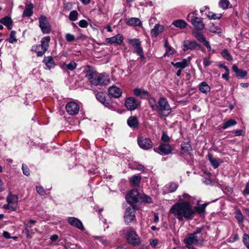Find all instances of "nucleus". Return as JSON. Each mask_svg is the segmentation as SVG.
<instances>
[{
  "mask_svg": "<svg viewBox=\"0 0 249 249\" xmlns=\"http://www.w3.org/2000/svg\"><path fill=\"white\" fill-rule=\"evenodd\" d=\"M170 212L179 221L183 218L192 219L195 214V210L190 202H177L172 206Z\"/></svg>",
  "mask_w": 249,
  "mask_h": 249,
  "instance_id": "obj_1",
  "label": "nucleus"
},
{
  "mask_svg": "<svg viewBox=\"0 0 249 249\" xmlns=\"http://www.w3.org/2000/svg\"><path fill=\"white\" fill-rule=\"evenodd\" d=\"M203 227L197 228L193 233H188L183 239L185 247L188 249H196L194 245H198L203 242L205 233Z\"/></svg>",
  "mask_w": 249,
  "mask_h": 249,
  "instance_id": "obj_2",
  "label": "nucleus"
},
{
  "mask_svg": "<svg viewBox=\"0 0 249 249\" xmlns=\"http://www.w3.org/2000/svg\"><path fill=\"white\" fill-rule=\"evenodd\" d=\"M156 110L162 116H167L171 112V107L164 97H160L158 101V106Z\"/></svg>",
  "mask_w": 249,
  "mask_h": 249,
  "instance_id": "obj_3",
  "label": "nucleus"
},
{
  "mask_svg": "<svg viewBox=\"0 0 249 249\" xmlns=\"http://www.w3.org/2000/svg\"><path fill=\"white\" fill-rule=\"evenodd\" d=\"M50 39L49 36L43 37L41 40V46L39 45L33 46L31 49L32 51L36 52L37 56H42L48 50Z\"/></svg>",
  "mask_w": 249,
  "mask_h": 249,
  "instance_id": "obj_4",
  "label": "nucleus"
},
{
  "mask_svg": "<svg viewBox=\"0 0 249 249\" xmlns=\"http://www.w3.org/2000/svg\"><path fill=\"white\" fill-rule=\"evenodd\" d=\"M127 242L133 246L140 244L141 240L136 232L132 229H125L124 231Z\"/></svg>",
  "mask_w": 249,
  "mask_h": 249,
  "instance_id": "obj_5",
  "label": "nucleus"
},
{
  "mask_svg": "<svg viewBox=\"0 0 249 249\" xmlns=\"http://www.w3.org/2000/svg\"><path fill=\"white\" fill-rule=\"evenodd\" d=\"M187 19L189 21H191L197 30L201 31L204 29L205 25L203 22L202 18L196 17L195 13H191L188 14Z\"/></svg>",
  "mask_w": 249,
  "mask_h": 249,
  "instance_id": "obj_6",
  "label": "nucleus"
},
{
  "mask_svg": "<svg viewBox=\"0 0 249 249\" xmlns=\"http://www.w3.org/2000/svg\"><path fill=\"white\" fill-rule=\"evenodd\" d=\"M6 200L7 204L3 205V208L6 210H10L12 211H16L18 203V196L13 195L10 192L7 197Z\"/></svg>",
  "mask_w": 249,
  "mask_h": 249,
  "instance_id": "obj_7",
  "label": "nucleus"
},
{
  "mask_svg": "<svg viewBox=\"0 0 249 249\" xmlns=\"http://www.w3.org/2000/svg\"><path fill=\"white\" fill-rule=\"evenodd\" d=\"M124 218L125 223L127 225L130 224L136 219L135 206L128 207L126 209Z\"/></svg>",
  "mask_w": 249,
  "mask_h": 249,
  "instance_id": "obj_8",
  "label": "nucleus"
},
{
  "mask_svg": "<svg viewBox=\"0 0 249 249\" xmlns=\"http://www.w3.org/2000/svg\"><path fill=\"white\" fill-rule=\"evenodd\" d=\"M125 199L127 203L133 205L139 201L141 196L138 191L137 189H133L126 195Z\"/></svg>",
  "mask_w": 249,
  "mask_h": 249,
  "instance_id": "obj_9",
  "label": "nucleus"
},
{
  "mask_svg": "<svg viewBox=\"0 0 249 249\" xmlns=\"http://www.w3.org/2000/svg\"><path fill=\"white\" fill-rule=\"evenodd\" d=\"M39 26L43 34H49L51 31V27L47 18L44 16H41L38 19Z\"/></svg>",
  "mask_w": 249,
  "mask_h": 249,
  "instance_id": "obj_10",
  "label": "nucleus"
},
{
  "mask_svg": "<svg viewBox=\"0 0 249 249\" xmlns=\"http://www.w3.org/2000/svg\"><path fill=\"white\" fill-rule=\"evenodd\" d=\"M110 82L108 75L106 73L97 74L94 81H92V84L95 86L106 85Z\"/></svg>",
  "mask_w": 249,
  "mask_h": 249,
  "instance_id": "obj_11",
  "label": "nucleus"
},
{
  "mask_svg": "<svg viewBox=\"0 0 249 249\" xmlns=\"http://www.w3.org/2000/svg\"><path fill=\"white\" fill-rule=\"evenodd\" d=\"M139 146L144 150H148L153 146V142L151 139L145 136H140L138 138Z\"/></svg>",
  "mask_w": 249,
  "mask_h": 249,
  "instance_id": "obj_12",
  "label": "nucleus"
},
{
  "mask_svg": "<svg viewBox=\"0 0 249 249\" xmlns=\"http://www.w3.org/2000/svg\"><path fill=\"white\" fill-rule=\"evenodd\" d=\"M141 102L133 97H130L126 99L125 106L126 108L130 111L136 109L140 106Z\"/></svg>",
  "mask_w": 249,
  "mask_h": 249,
  "instance_id": "obj_13",
  "label": "nucleus"
},
{
  "mask_svg": "<svg viewBox=\"0 0 249 249\" xmlns=\"http://www.w3.org/2000/svg\"><path fill=\"white\" fill-rule=\"evenodd\" d=\"M65 108L69 114L75 115L78 113L80 107L76 102L71 101L66 104Z\"/></svg>",
  "mask_w": 249,
  "mask_h": 249,
  "instance_id": "obj_14",
  "label": "nucleus"
},
{
  "mask_svg": "<svg viewBox=\"0 0 249 249\" xmlns=\"http://www.w3.org/2000/svg\"><path fill=\"white\" fill-rule=\"evenodd\" d=\"M200 45L195 41L185 40L183 41L182 49L184 52L188 50H199Z\"/></svg>",
  "mask_w": 249,
  "mask_h": 249,
  "instance_id": "obj_15",
  "label": "nucleus"
},
{
  "mask_svg": "<svg viewBox=\"0 0 249 249\" xmlns=\"http://www.w3.org/2000/svg\"><path fill=\"white\" fill-rule=\"evenodd\" d=\"M129 43L134 47L137 55H139L142 58H143L144 57L143 50L142 48L140 40L137 38L130 39Z\"/></svg>",
  "mask_w": 249,
  "mask_h": 249,
  "instance_id": "obj_16",
  "label": "nucleus"
},
{
  "mask_svg": "<svg viewBox=\"0 0 249 249\" xmlns=\"http://www.w3.org/2000/svg\"><path fill=\"white\" fill-rule=\"evenodd\" d=\"M68 222L72 227L76 228L81 231L84 230L82 222L78 218L74 217H69Z\"/></svg>",
  "mask_w": 249,
  "mask_h": 249,
  "instance_id": "obj_17",
  "label": "nucleus"
},
{
  "mask_svg": "<svg viewBox=\"0 0 249 249\" xmlns=\"http://www.w3.org/2000/svg\"><path fill=\"white\" fill-rule=\"evenodd\" d=\"M154 150L161 155H166L171 153L172 148L169 144L164 143L160 144L158 148L155 149Z\"/></svg>",
  "mask_w": 249,
  "mask_h": 249,
  "instance_id": "obj_18",
  "label": "nucleus"
},
{
  "mask_svg": "<svg viewBox=\"0 0 249 249\" xmlns=\"http://www.w3.org/2000/svg\"><path fill=\"white\" fill-rule=\"evenodd\" d=\"M124 40V37L123 35L121 34H118L114 36L109 38H107L106 39V42L113 44H117L118 45H121Z\"/></svg>",
  "mask_w": 249,
  "mask_h": 249,
  "instance_id": "obj_19",
  "label": "nucleus"
},
{
  "mask_svg": "<svg viewBox=\"0 0 249 249\" xmlns=\"http://www.w3.org/2000/svg\"><path fill=\"white\" fill-rule=\"evenodd\" d=\"M178 187V185L174 182H171L167 184L163 188V194H166L170 193H173L176 191Z\"/></svg>",
  "mask_w": 249,
  "mask_h": 249,
  "instance_id": "obj_20",
  "label": "nucleus"
},
{
  "mask_svg": "<svg viewBox=\"0 0 249 249\" xmlns=\"http://www.w3.org/2000/svg\"><path fill=\"white\" fill-rule=\"evenodd\" d=\"M108 92L110 96L116 98H119L122 94V90L115 86L110 87Z\"/></svg>",
  "mask_w": 249,
  "mask_h": 249,
  "instance_id": "obj_21",
  "label": "nucleus"
},
{
  "mask_svg": "<svg viewBox=\"0 0 249 249\" xmlns=\"http://www.w3.org/2000/svg\"><path fill=\"white\" fill-rule=\"evenodd\" d=\"M33 4L31 3H26L25 4V9L23 11L22 17H30L33 14Z\"/></svg>",
  "mask_w": 249,
  "mask_h": 249,
  "instance_id": "obj_22",
  "label": "nucleus"
},
{
  "mask_svg": "<svg viewBox=\"0 0 249 249\" xmlns=\"http://www.w3.org/2000/svg\"><path fill=\"white\" fill-rule=\"evenodd\" d=\"M102 104L111 110L115 111L117 108V103L113 101L111 98L107 99Z\"/></svg>",
  "mask_w": 249,
  "mask_h": 249,
  "instance_id": "obj_23",
  "label": "nucleus"
},
{
  "mask_svg": "<svg viewBox=\"0 0 249 249\" xmlns=\"http://www.w3.org/2000/svg\"><path fill=\"white\" fill-rule=\"evenodd\" d=\"M126 23L131 26H140L142 25L141 20L137 18H131L126 19Z\"/></svg>",
  "mask_w": 249,
  "mask_h": 249,
  "instance_id": "obj_24",
  "label": "nucleus"
},
{
  "mask_svg": "<svg viewBox=\"0 0 249 249\" xmlns=\"http://www.w3.org/2000/svg\"><path fill=\"white\" fill-rule=\"evenodd\" d=\"M0 23L5 25L8 30H11L13 27V20L8 16L0 19Z\"/></svg>",
  "mask_w": 249,
  "mask_h": 249,
  "instance_id": "obj_25",
  "label": "nucleus"
},
{
  "mask_svg": "<svg viewBox=\"0 0 249 249\" xmlns=\"http://www.w3.org/2000/svg\"><path fill=\"white\" fill-rule=\"evenodd\" d=\"M127 123L128 126L133 129L137 128L139 124L138 118L136 116L130 117L128 119Z\"/></svg>",
  "mask_w": 249,
  "mask_h": 249,
  "instance_id": "obj_26",
  "label": "nucleus"
},
{
  "mask_svg": "<svg viewBox=\"0 0 249 249\" xmlns=\"http://www.w3.org/2000/svg\"><path fill=\"white\" fill-rule=\"evenodd\" d=\"M164 28L163 25L157 24L154 26V28L151 30V34L152 36L156 37L163 31Z\"/></svg>",
  "mask_w": 249,
  "mask_h": 249,
  "instance_id": "obj_27",
  "label": "nucleus"
},
{
  "mask_svg": "<svg viewBox=\"0 0 249 249\" xmlns=\"http://www.w3.org/2000/svg\"><path fill=\"white\" fill-rule=\"evenodd\" d=\"M134 94L141 98H145L149 96V93L146 90L140 89H135L133 90Z\"/></svg>",
  "mask_w": 249,
  "mask_h": 249,
  "instance_id": "obj_28",
  "label": "nucleus"
},
{
  "mask_svg": "<svg viewBox=\"0 0 249 249\" xmlns=\"http://www.w3.org/2000/svg\"><path fill=\"white\" fill-rule=\"evenodd\" d=\"M171 63L173 66L180 70L184 69L188 66V60L186 58L183 59L180 62L176 63L171 62Z\"/></svg>",
  "mask_w": 249,
  "mask_h": 249,
  "instance_id": "obj_29",
  "label": "nucleus"
},
{
  "mask_svg": "<svg viewBox=\"0 0 249 249\" xmlns=\"http://www.w3.org/2000/svg\"><path fill=\"white\" fill-rule=\"evenodd\" d=\"M181 152L182 154H188L192 151V146L189 142H183L181 145Z\"/></svg>",
  "mask_w": 249,
  "mask_h": 249,
  "instance_id": "obj_30",
  "label": "nucleus"
},
{
  "mask_svg": "<svg viewBox=\"0 0 249 249\" xmlns=\"http://www.w3.org/2000/svg\"><path fill=\"white\" fill-rule=\"evenodd\" d=\"M232 70L235 72L237 77L244 78L247 75V71H246L238 69L237 66L236 65H233Z\"/></svg>",
  "mask_w": 249,
  "mask_h": 249,
  "instance_id": "obj_31",
  "label": "nucleus"
},
{
  "mask_svg": "<svg viewBox=\"0 0 249 249\" xmlns=\"http://www.w3.org/2000/svg\"><path fill=\"white\" fill-rule=\"evenodd\" d=\"M46 67L48 69L53 68L55 65L54 61L52 56L45 57L43 60Z\"/></svg>",
  "mask_w": 249,
  "mask_h": 249,
  "instance_id": "obj_32",
  "label": "nucleus"
},
{
  "mask_svg": "<svg viewBox=\"0 0 249 249\" xmlns=\"http://www.w3.org/2000/svg\"><path fill=\"white\" fill-rule=\"evenodd\" d=\"M97 74L98 73L93 69H89L87 71L86 77L89 82L92 84V81L94 80Z\"/></svg>",
  "mask_w": 249,
  "mask_h": 249,
  "instance_id": "obj_33",
  "label": "nucleus"
},
{
  "mask_svg": "<svg viewBox=\"0 0 249 249\" xmlns=\"http://www.w3.org/2000/svg\"><path fill=\"white\" fill-rule=\"evenodd\" d=\"M207 205V203H204L203 204H197L195 206L194 208H193L194 210H195V213H197L202 215L205 213Z\"/></svg>",
  "mask_w": 249,
  "mask_h": 249,
  "instance_id": "obj_34",
  "label": "nucleus"
},
{
  "mask_svg": "<svg viewBox=\"0 0 249 249\" xmlns=\"http://www.w3.org/2000/svg\"><path fill=\"white\" fill-rule=\"evenodd\" d=\"M209 30L210 32L221 36L222 33V29L217 25L212 23L209 27Z\"/></svg>",
  "mask_w": 249,
  "mask_h": 249,
  "instance_id": "obj_35",
  "label": "nucleus"
},
{
  "mask_svg": "<svg viewBox=\"0 0 249 249\" xmlns=\"http://www.w3.org/2000/svg\"><path fill=\"white\" fill-rule=\"evenodd\" d=\"M210 87L206 82H202L199 84V89L203 93H207L210 91Z\"/></svg>",
  "mask_w": 249,
  "mask_h": 249,
  "instance_id": "obj_36",
  "label": "nucleus"
},
{
  "mask_svg": "<svg viewBox=\"0 0 249 249\" xmlns=\"http://www.w3.org/2000/svg\"><path fill=\"white\" fill-rule=\"evenodd\" d=\"M141 178L140 175H134L130 178L131 184L133 186H138L141 182Z\"/></svg>",
  "mask_w": 249,
  "mask_h": 249,
  "instance_id": "obj_37",
  "label": "nucleus"
},
{
  "mask_svg": "<svg viewBox=\"0 0 249 249\" xmlns=\"http://www.w3.org/2000/svg\"><path fill=\"white\" fill-rule=\"evenodd\" d=\"M172 24L176 27L183 29L186 27L187 23L183 20L177 19L174 20Z\"/></svg>",
  "mask_w": 249,
  "mask_h": 249,
  "instance_id": "obj_38",
  "label": "nucleus"
},
{
  "mask_svg": "<svg viewBox=\"0 0 249 249\" xmlns=\"http://www.w3.org/2000/svg\"><path fill=\"white\" fill-rule=\"evenodd\" d=\"M148 98L149 104L151 108L153 110H156L158 106V102L156 101L155 98L151 97L149 94V96L147 97Z\"/></svg>",
  "mask_w": 249,
  "mask_h": 249,
  "instance_id": "obj_39",
  "label": "nucleus"
},
{
  "mask_svg": "<svg viewBox=\"0 0 249 249\" xmlns=\"http://www.w3.org/2000/svg\"><path fill=\"white\" fill-rule=\"evenodd\" d=\"M208 160L210 161L211 165L213 167L216 169L220 165L219 161L215 158L213 157L212 155H209L208 156Z\"/></svg>",
  "mask_w": 249,
  "mask_h": 249,
  "instance_id": "obj_40",
  "label": "nucleus"
},
{
  "mask_svg": "<svg viewBox=\"0 0 249 249\" xmlns=\"http://www.w3.org/2000/svg\"><path fill=\"white\" fill-rule=\"evenodd\" d=\"M206 15L209 18L212 19H219L222 17L221 14L216 15L210 11H208V12H206Z\"/></svg>",
  "mask_w": 249,
  "mask_h": 249,
  "instance_id": "obj_41",
  "label": "nucleus"
},
{
  "mask_svg": "<svg viewBox=\"0 0 249 249\" xmlns=\"http://www.w3.org/2000/svg\"><path fill=\"white\" fill-rule=\"evenodd\" d=\"M236 124L237 122L235 120L233 119L229 120L223 124L222 128L227 129L230 126L235 125Z\"/></svg>",
  "mask_w": 249,
  "mask_h": 249,
  "instance_id": "obj_42",
  "label": "nucleus"
},
{
  "mask_svg": "<svg viewBox=\"0 0 249 249\" xmlns=\"http://www.w3.org/2000/svg\"><path fill=\"white\" fill-rule=\"evenodd\" d=\"M222 56L228 61H231L232 60V57L230 53L227 49H224L221 52Z\"/></svg>",
  "mask_w": 249,
  "mask_h": 249,
  "instance_id": "obj_43",
  "label": "nucleus"
},
{
  "mask_svg": "<svg viewBox=\"0 0 249 249\" xmlns=\"http://www.w3.org/2000/svg\"><path fill=\"white\" fill-rule=\"evenodd\" d=\"M193 35L197 40L202 42V43L207 40L205 36L201 33L198 32H194Z\"/></svg>",
  "mask_w": 249,
  "mask_h": 249,
  "instance_id": "obj_44",
  "label": "nucleus"
},
{
  "mask_svg": "<svg viewBox=\"0 0 249 249\" xmlns=\"http://www.w3.org/2000/svg\"><path fill=\"white\" fill-rule=\"evenodd\" d=\"M230 4V1L228 0H220L218 3L219 6L223 10L228 9Z\"/></svg>",
  "mask_w": 249,
  "mask_h": 249,
  "instance_id": "obj_45",
  "label": "nucleus"
},
{
  "mask_svg": "<svg viewBox=\"0 0 249 249\" xmlns=\"http://www.w3.org/2000/svg\"><path fill=\"white\" fill-rule=\"evenodd\" d=\"M96 99L102 104L107 99L105 98V94L102 92H98L96 94Z\"/></svg>",
  "mask_w": 249,
  "mask_h": 249,
  "instance_id": "obj_46",
  "label": "nucleus"
},
{
  "mask_svg": "<svg viewBox=\"0 0 249 249\" xmlns=\"http://www.w3.org/2000/svg\"><path fill=\"white\" fill-rule=\"evenodd\" d=\"M235 218L239 223H242L244 220V216L240 210H237L235 213Z\"/></svg>",
  "mask_w": 249,
  "mask_h": 249,
  "instance_id": "obj_47",
  "label": "nucleus"
},
{
  "mask_svg": "<svg viewBox=\"0 0 249 249\" xmlns=\"http://www.w3.org/2000/svg\"><path fill=\"white\" fill-rule=\"evenodd\" d=\"M16 32L14 30H13L11 32L10 37L9 39V41L11 43H15L17 42V37L16 36Z\"/></svg>",
  "mask_w": 249,
  "mask_h": 249,
  "instance_id": "obj_48",
  "label": "nucleus"
},
{
  "mask_svg": "<svg viewBox=\"0 0 249 249\" xmlns=\"http://www.w3.org/2000/svg\"><path fill=\"white\" fill-rule=\"evenodd\" d=\"M64 65L70 71L74 70L77 67L76 63L73 61H71L69 64L64 63Z\"/></svg>",
  "mask_w": 249,
  "mask_h": 249,
  "instance_id": "obj_49",
  "label": "nucleus"
},
{
  "mask_svg": "<svg viewBox=\"0 0 249 249\" xmlns=\"http://www.w3.org/2000/svg\"><path fill=\"white\" fill-rule=\"evenodd\" d=\"M78 12L76 10L72 11L70 12L69 15V19L71 21H75L77 19L78 17Z\"/></svg>",
  "mask_w": 249,
  "mask_h": 249,
  "instance_id": "obj_50",
  "label": "nucleus"
},
{
  "mask_svg": "<svg viewBox=\"0 0 249 249\" xmlns=\"http://www.w3.org/2000/svg\"><path fill=\"white\" fill-rule=\"evenodd\" d=\"M243 241L246 247L249 249V235L244 234L243 237Z\"/></svg>",
  "mask_w": 249,
  "mask_h": 249,
  "instance_id": "obj_51",
  "label": "nucleus"
},
{
  "mask_svg": "<svg viewBox=\"0 0 249 249\" xmlns=\"http://www.w3.org/2000/svg\"><path fill=\"white\" fill-rule=\"evenodd\" d=\"M191 196L187 194L184 193L179 199L182 201L181 202H190Z\"/></svg>",
  "mask_w": 249,
  "mask_h": 249,
  "instance_id": "obj_52",
  "label": "nucleus"
},
{
  "mask_svg": "<svg viewBox=\"0 0 249 249\" xmlns=\"http://www.w3.org/2000/svg\"><path fill=\"white\" fill-rule=\"evenodd\" d=\"M22 170L23 173L24 175H25L26 176H29L30 175V170H29V168L28 167V166L26 164H22Z\"/></svg>",
  "mask_w": 249,
  "mask_h": 249,
  "instance_id": "obj_53",
  "label": "nucleus"
},
{
  "mask_svg": "<svg viewBox=\"0 0 249 249\" xmlns=\"http://www.w3.org/2000/svg\"><path fill=\"white\" fill-rule=\"evenodd\" d=\"M36 223V221L34 220H30L24 223L25 229L28 231L29 228L32 227L33 225H34Z\"/></svg>",
  "mask_w": 249,
  "mask_h": 249,
  "instance_id": "obj_54",
  "label": "nucleus"
},
{
  "mask_svg": "<svg viewBox=\"0 0 249 249\" xmlns=\"http://www.w3.org/2000/svg\"><path fill=\"white\" fill-rule=\"evenodd\" d=\"M65 38L68 42H72L75 40V36L71 34L67 33L66 34Z\"/></svg>",
  "mask_w": 249,
  "mask_h": 249,
  "instance_id": "obj_55",
  "label": "nucleus"
},
{
  "mask_svg": "<svg viewBox=\"0 0 249 249\" xmlns=\"http://www.w3.org/2000/svg\"><path fill=\"white\" fill-rule=\"evenodd\" d=\"M212 63V62L210 60V57H205L203 58V64L205 67L210 66Z\"/></svg>",
  "mask_w": 249,
  "mask_h": 249,
  "instance_id": "obj_56",
  "label": "nucleus"
},
{
  "mask_svg": "<svg viewBox=\"0 0 249 249\" xmlns=\"http://www.w3.org/2000/svg\"><path fill=\"white\" fill-rule=\"evenodd\" d=\"M36 190L37 192L41 196H44L45 195V191L43 189V188L40 186H36Z\"/></svg>",
  "mask_w": 249,
  "mask_h": 249,
  "instance_id": "obj_57",
  "label": "nucleus"
},
{
  "mask_svg": "<svg viewBox=\"0 0 249 249\" xmlns=\"http://www.w3.org/2000/svg\"><path fill=\"white\" fill-rule=\"evenodd\" d=\"M141 198L142 199V201L146 203H150L152 202L151 197L145 195H143L142 197L141 196Z\"/></svg>",
  "mask_w": 249,
  "mask_h": 249,
  "instance_id": "obj_58",
  "label": "nucleus"
},
{
  "mask_svg": "<svg viewBox=\"0 0 249 249\" xmlns=\"http://www.w3.org/2000/svg\"><path fill=\"white\" fill-rule=\"evenodd\" d=\"M174 53V49L171 46H168L166 49L165 54L167 55H171Z\"/></svg>",
  "mask_w": 249,
  "mask_h": 249,
  "instance_id": "obj_59",
  "label": "nucleus"
},
{
  "mask_svg": "<svg viewBox=\"0 0 249 249\" xmlns=\"http://www.w3.org/2000/svg\"><path fill=\"white\" fill-rule=\"evenodd\" d=\"M88 25V22L84 19H82L79 21V26L82 28H86Z\"/></svg>",
  "mask_w": 249,
  "mask_h": 249,
  "instance_id": "obj_60",
  "label": "nucleus"
},
{
  "mask_svg": "<svg viewBox=\"0 0 249 249\" xmlns=\"http://www.w3.org/2000/svg\"><path fill=\"white\" fill-rule=\"evenodd\" d=\"M161 140L165 142H167L169 140V137L166 133L163 132L161 136Z\"/></svg>",
  "mask_w": 249,
  "mask_h": 249,
  "instance_id": "obj_61",
  "label": "nucleus"
},
{
  "mask_svg": "<svg viewBox=\"0 0 249 249\" xmlns=\"http://www.w3.org/2000/svg\"><path fill=\"white\" fill-rule=\"evenodd\" d=\"M210 8L208 6H205L202 8H201L200 10V12L202 13V14L205 13L206 15V12H208V11H209Z\"/></svg>",
  "mask_w": 249,
  "mask_h": 249,
  "instance_id": "obj_62",
  "label": "nucleus"
},
{
  "mask_svg": "<svg viewBox=\"0 0 249 249\" xmlns=\"http://www.w3.org/2000/svg\"><path fill=\"white\" fill-rule=\"evenodd\" d=\"M245 133V132L242 130H236L235 133L234 135L235 136H239L243 135Z\"/></svg>",
  "mask_w": 249,
  "mask_h": 249,
  "instance_id": "obj_63",
  "label": "nucleus"
},
{
  "mask_svg": "<svg viewBox=\"0 0 249 249\" xmlns=\"http://www.w3.org/2000/svg\"><path fill=\"white\" fill-rule=\"evenodd\" d=\"M3 236L6 239H10L12 238V237L10 236V234L8 231H4L3 232Z\"/></svg>",
  "mask_w": 249,
  "mask_h": 249,
  "instance_id": "obj_64",
  "label": "nucleus"
}]
</instances>
